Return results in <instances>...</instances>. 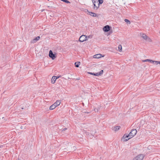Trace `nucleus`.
I'll return each instance as SVG.
<instances>
[{"instance_id": "nucleus-1", "label": "nucleus", "mask_w": 160, "mask_h": 160, "mask_svg": "<svg viewBox=\"0 0 160 160\" xmlns=\"http://www.w3.org/2000/svg\"><path fill=\"white\" fill-rule=\"evenodd\" d=\"M137 131L136 129H132L128 135L125 134L121 138V140L126 142L133 137L137 133Z\"/></svg>"}, {"instance_id": "nucleus-2", "label": "nucleus", "mask_w": 160, "mask_h": 160, "mask_svg": "<svg viewBox=\"0 0 160 160\" xmlns=\"http://www.w3.org/2000/svg\"><path fill=\"white\" fill-rule=\"evenodd\" d=\"M92 2L94 5L93 8L95 10H97L99 8V5L98 4V0H92Z\"/></svg>"}, {"instance_id": "nucleus-3", "label": "nucleus", "mask_w": 160, "mask_h": 160, "mask_svg": "<svg viewBox=\"0 0 160 160\" xmlns=\"http://www.w3.org/2000/svg\"><path fill=\"white\" fill-rule=\"evenodd\" d=\"M145 155L143 154H140L133 158V160H142Z\"/></svg>"}, {"instance_id": "nucleus-4", "label": "nucleus", "mask_w": 160, "mask_h": 160, "mask_svg": "<svg viewBox=\"0 0 160 160\" xmlns=\"http://www.w3.org/2000/svg\"><path fill=\"white\" fill-rule=\"evenodd\" d=\"M87 37L86 35H82L79 38V41L81 42H82L85 41L87 40Z\"/></svg>"}, {"instance_id": "nucleus-5", "label": "nucleus", "mask_w": 160, "mask_h": 160, "mask_svg": "<svg viewBox=\"0 0 160 160\" xmlns=\"http://www.w3.org/2000/svg\"><path fill=\"white\" fill-rule=\"evenodd\" d=\"M49 56L50 58H51L53 60L56 57V56L55 54H54L52 52V50H50L49 51Z\"/></svg>"}, {"instance_id": "nucleus-6", "label": "nucleus", "mask_w": 160, "mask_h": 160, "mask_svg": "<svg viewBox=\"0 0 160 160\" xmlns=\"http://www.w3.org/2000/svg\"><path fill=\"white\" fill-rule=\"evenodd\" d=\"M141 36L144 39L148 41L149 42H150L151 41V40L150 38L148 37L145 34H142Z\"/></svg>"}, {"instance_id": "nucleus-7", "label": "nucleus", "mask_w": 160, "mask_h": 160, "mask_svg": "<svg viewBox=\"0 0 160 160\" xmlns=\"http://www.w3.org/2000/svg\"><path fill=\"white\" fill-rule=\"evenodd\" d=\"M111 27L109 25H106L103 28V31L105 32H107L110 30Z\"/></svg>"}, {"instance_id": "nucleus-8", "label": "nucleus", "mask_w": 160, "mask_h": 160, "mask_svg": "<svg viewBox=\"0 0 160 160\" xmlns=\"http://www.w3.org/2000/svg\"><path fill=\"white\" fill-rule=\"evenodd\" d=\"M58 79V78H56V77L53 76L52 77L51 79V82L52 84H54L55 83L56 80Z\"/></svg>"}, {"instance_id": "nucleus-9", "label": "nucleus", "mask_w": 160, "mask_h": 160, "mask_svg": "<svg viewBox=\"0 0 160 160\" xmlns=\"http://www.w3.org/2000/svg\"><path fill=\"white\" fill-rule=\"evenodd\" d=\"M60 103L61 102L60 100H57L53 104L55 105V106L56 107L59 106L60 104Z\"/></svg>"}, {"instance_id": "nucleus-10", "label": "nucleus", "mask_w": 160, "mask_h": 160, "mask_svg": "<svg viewBox=\"0 0 160 160\" xmlns=\"http://www.w3.org/2000/svg\"><path fill=\"white\" fill-rule=\"evenodd\" d=\"M101 54H98L93 56V58H99L101 57Z\"/></svg>"}, {"instance_id": "nucleus-11", "label": "nucleus", "mask_w": 160, "mask_h": 160, "mask_svg": "<svg viewBox=\"0 0 160 160\" xmlns=\"http://www.w3.org/2000/svg\"><path fill=\"white\" fill-rule=\"evenodd\" d=\"M89 15H90L91 16L94 17H96L97 16V14L92 12H89Z\"/></svg>"}, {"instance_id": "nucleus-12", "label": "nucleus", "mask_w": 160, "mask_h": 160, "mask_svg": "<svg viewBox=\"0 0 160 160\" xmlns=\"http://www.w3.org/2000/svg\"><path fill=\"white\" fill-rule=\"evenodd\" d=\"M103 72V70H101L99 72L96 73V75L97 76L101 75H102Z\"/></svg>"}, {"instance_id": "nucleus-13", "label": "nucleus", "mask_w": 160, "mask_h": 160, "mask_svg": "<svg viewBox=\"0 0 160 160\" xmlns=\"http://www.w3.org/2000/svg\"><path fill=\"white\" fill-rule=\"evenodd\" d=\"M80 62H76L75 63V65L76 67H78L80 65Z\"/></svg>"}, {"instance_id": "nucleus-14", "label": "nucleus", "mask_w": 160, "mask_h": 160, "mask_svg": "<svg viewBox=\"0 0 160 160\" xmlns=\"http://www.w3.org/2000/svg\"><path fill=\"white\" fill-rule=\"evenodd\" d=\"M56 107L55 106L54 104L51 106L50 107L49 109L50 110H53Z\"/></svg>"}, {"instance_id": "nucleus-15", "label": "nucleus", "mask_w": 160, "mask_h": 160, "mask_svg": "<svg viewBox=\"0 0 160 160\" xmlns=\"http://www.w3.org/2000/svg\"><path fill=\"white\" fill-rule=\"evenodd\" d=\"M120 126H117L114 127V130L115 131H117L120 128Z\"/></svg>"}, {"instance_id": "nucleus-16", "label": "nucleus", "mask_w": 160, "mask_h": 160, "mask_svg": "<svg viewBox=\"0 0 160 160\" xmlns=\"http://www.w3.org/2000/svg\"><path fill=\"white\" fill-rule=\"evenodd\" d=\"M118 49L119 52H121L122 51V47L121 45H119L118 46Z\"/></svg>"}, {"instance_id": "nucleus-17", "label": "nucleus", "mask_w": 160, "mask_h": 160, "mask_svg": "<svg viewBox=\"0 0 160 160\" xmlns=\"http://www.w3.org/2000/svg\"><path fill=\"white\" fill-rule=\"evenodd\" d=\"M124 21L127 23L128 24H130V21L128 19H125L124 20Z\"/></svg>"}, {"instance_id": "nucleus-18", "label": "nucleus", "mask_w": 160, "mask_h": 160, "mask_svg": "<svg viewBox=\"0 0 160 160\" xmlns=\"http://www.w3.org/2000/svg\"><path fill=\"white\" fill-rule=\"evenodd\" d=\"M98 4H99V5L100 6V4H101L103 2V0H98Z\"/></svg>"}, {"instance_id": "nucleus-19", "label": "nucleus", "mask_w": 160, "mask_h": 160, "mask_svg": "<svg viewBox=\"0 0 160 160\" xmlns=\"http://www.w3.org/2000/svg\"><path fill=\"white\" fill-rule=\"evenodd\" d=\"M36 42V40H35V39L34 38V39H33L31 41V43H35Z\"/></svg>"}, {"instance_id": "nucleus-20", "label": "nucleus", "mask_w": 160, "mask_h": 160, "mask_svg": "<svg viewBox=\"0 0 160 160\" xmlns=\"http://www.w3.org/2000/svg\"><path fill=\"white\" fill-rule=\"evenodd\" d=\"M40 38V37L38 36V37H36V38H35L34 39H35V40H36V41H37Z\"/></svg>"}, {"instance_id": "nucleus-21", "label": "nucleus", "mask_w": 160, "mask_h": 160, "mask_svg": "<svg viewBox=\"0 0 160 160\" xmlns=\"http://www.w3.org/2000/svg\"><path fill=\"white\" fill-rule=\"evenodd\" d=\"M61 1L65 2L66 3H70V2L67 0H61Z\"/></svg>"}, {"instance_id": "nucleus-22", "label": "nucleus", "mask_w": 160, "mask_h": 160, "mask_svg": "<svg viewBox=\"0 0 160 160\" xmlns=\"http://www.w3.org/2000/svg\"><path fill=\"white\" fill-rule=\"evenodd\" d=\"M149 61H150V59H145V60H143L142 61L143 62H149Z\"/></svg>"}, {"instance_id": "nucleus-23", "label": "nucleus", "mask_w": 160, "mask_h": 160, "mask_svg": "<svg viewBox=\"0 0 160 160\" xmlns=\"http://www.w3.org/2000/svg\"><path fill=\"white\" fill-rule=\"evenodd\" d=\"M160 62V61H154V63L155 64L157 65L158 63H159V62Z\"/></svg>"}, {"instance_id": "nucleus-24", "label": "nucleus", "mask_w": 160, "mask_h": 160, "mask_svg": "<svg viewBox=\"0 0 160 160\" xmlns=\"http://www.w3.org/2000/svg\"><path fill=\"white\" fill-rule=\"evenodd\" d=\"M89 73L92 74V75H95V76H97L96 75V73H92V72H89Z\"/></svg>"}, {"instance_id": "nucleus-25", "label": "nucleus", "mask_w": 160, "mask_h": 160, "mask_svg": "<svg viewBox=\"0 0 160 160\" xmlns=\"http://www.w3.org/2000/svg\"><path fill=\"white\" fill-rule=\"evenodd\" d=\"M94 111L96 112H98V108H95L94 109Z\"/></svg>"}, {"instance_id": "nucleus-26", "label": "nucleus", "mask_w": 160, "mask_h": 160, "mask_svg": "<svg viewBox=\"0 0 160 160\" xmlns=\"http://www.w3.org/2000/svg\"><path fill=\"white\" fill-rule=\"evenodd\" d=\"M151 63H154V61L151 60L150 59V61H149Z\"/></svg>"}, {"instance_id": "nucleus-27", "label": "nucleus", "mask_w": 160, "mask_h": 160, "mask_svg": "<svg viewBox=\"0 0 160 160\" xmlns=\"http://www.w3.org/2000/svg\"><path fill=\"white\" fill-rule=\"evenodd\" d=\"M67 128H64V129L62 130V131H65V130H67Z\"/></svg>"}, {"instance_id": "nucleus-28", "label": "nucleus", "mask_w": 160, "mask_h": 160, "mask_svg": "<svg viewBox=\"0 0 160 160\" xmlns=\"http://www.w3.org/2000/svg\"><path fill=\"white\" fill-rule=\"evenodd\" d=\"M73 151H74V150H75L76 148L75 147H73Z\"/></svg>"}, {"instance_id": "nucleus-29", "label": "nucleus", "mask_w": 160, "mask_h": 160, "mask_svg": "<svg viewBox=\"0 0 160 160\" xmlns=\"http://www.w3.org/2000/svg\"><path fill=\"white\" fill-rule=\"evenodd\" d=\"M59 77H60V76H59L58 77H56V78H58Z\"/></svg>"}, {"instance_id": "nucleus-30", "label": "nucleus", "mask_w": 160, "mask_h": 160, "mask_svg": "<svg viewBox=\"0 0 160 160\" xmlns=\"http://www.w3.org/2000/svg\"><path fill=\"white\" fill-rule=\"evenodd\" d=\"M22 109H23V108H22Z\"/></svg>"}]
</instances>
